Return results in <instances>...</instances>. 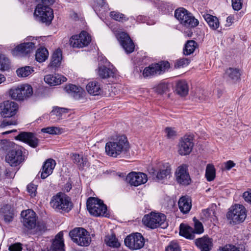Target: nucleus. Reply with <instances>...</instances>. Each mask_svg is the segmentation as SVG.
<instances>
[{
    "mask_svg": "<svg viewBox=\"0 0 251 251\" xmlns=\"http://www.w3.org/2000/svg\"><path fill=\"white\" fill-rule=\"evenodd\" d=\"M0 144L1 150L6 153L5 161L11 166L16 167L24 161L23 147L8 140H1Z\"/></svg>",
    "mask_w": 251,
    "mask_h": 251,
    "instance_id": "obj_1",
    "label": "nucleus"
},
{
    "mask_svg": "<svg viewBox=\"0 0 251 251\" xmlns=\"http://www.w3.org/2000/svg\"><path fill=\"white\" fill-rule=\"evenodd\" d=\"M175 17L182 25L184 35L191 37L193 29L199 25V21L183 7H179L175 10Z\"/></svg>",
    "mask_w": 251,
    "mask_h": 251,
    "instance_id": "obj_2",
    "label": "nucleus"
},
{
    "mask_svg": "<svg viewBox=\"0 0 251 251\" xmlns=\"http://www.w3.org/2000/svg\"><path fill=\"white\" fill-rule=\"evenodd\" d=\"M129 148L127 137L124 135H119L106 143L105 153L110 157H117L118 155L126 153Z\"/></svg>",
    "mask_w": 251,
    "mask_h": 251,
    "instance_id": "obj_3",
    "label": "nucleus"
},
{
    "mask_svg": "<svg viewBox=\"0 0 251 251\" xmlns=\"http://www.w3.org/2000/svg\"><path fill=\"white\" fill-rule=\"evenodd\" d=\"M143 224L151 229H155L158 227L166 228L168 226L165 214L159 212H151L145 215L143 219Z\"/></svg>",
    "mask_w": 251,
    "mask_h": 251,
    "instance_id": "obj_4",
    "label": "nucleus"
},
{
    "mask_svg": "<svg viewBox=\"0 0 251 251\" xmlns=\"http://www.w3.org/2000/svg\"><path fill=\"white\" fill-rule=\"evenodd\" d=\"M87 208L91 215L96 217H108L107 208L102 201L95 197H90L86 202Z\"/></svg>",
    "mask_w": 251,
    "mask_h": 251,
    "instance_id": "obj_5",
    "label": "nucleus"
},
{
    "mask_svg": "<svg viewBox=\"0 0 251 251\" xmlns=\"http://www.w3.org/2000/svg\"><path fill=\"white\" fill-rule=\"evenodd\" d=\"M50 205L55 210H62L68 212L73 207L71 199L66 195L58 193L54 196L50 201Z\"/></svg>",
    "mask_w": 251,
    "mask_h": 251,
    "instance_id": "obj_6",
    "label": "nucleus"
},
{
    "mask_svg": "<svg viewBox=\"0 0 251 251\" xmlns=\"http://www.w3.org/2000/svg\"><path fill=\"white\" fill-rule=\"evenodd\" d=\"M69 236L74 242L80 246H88L91 239L88 232L83 228L76 227L69 232Z\"/></svg>",
    "mask_w": 251,
    "mask_h": 251,
    "instance_id": "obj_7",
    "label": "nucleus"
},
{
    "mask_svg": "<svg viewBox=\"0 0 251 251\" xmlns=\"http://www.w3.org/2000/svg\"><path fill=\"white\" fill-rule=\"evenodd\" d=\"M34 15L40 22L46 23L47 25H49L53 18V10L50 6L42 4H37Z\"/></svg>",
    "mask_w": 251,
    "mask_h": 251,
    "instance_id": "obj_8",
    "label": "nucleus"
},
{
    "mask_svg": "<svg viewBox=\"0 0 251 251\" xmlns=\"http://www.w3.org/2000/svg\"><path fill=\"white\" fill-rule=\"evenodd\" d=\"M171 69L170 64H151L143 70L142 75L144 78H151L169 71Z\"/></svg>",
    "mask_w": 251,
    "mask_h": 251,
    "instance_id": "obj_9",
    "label": "nucleus"
},
{
    "mask_svg": "<svg viewBox=\"0 0 251 251\" xmlns=\"http://www.w3.org/2000/svg\"><path fill=\"white\" fill-rule=\"evenodd\" d=\"M91 41V37L86 31H82L79 34L74 35L70 39V44L73 48H82L88 46Z\"/></svg>",
    "mask_w": 251,
    "mask_h": 251,
    "instance_id": "obj_10",
    "label": "nucleus"
},
{
    "mask_svg": "<svg viewBox=\"0 0 251 251\" xmlns=\"http://www.w3.org/2000/svg\"><path fill=\"white\" fill-rule=\"evenodd\" d=\"M124 242L125 245L130 250H137L144 247L145 238L140 233L136 232L128 235Z\"/></svg>",
    "mask_w": 251,
    "mask_h": 251,
    "instance_id": "obj_11",
    "label": "nucleus"
},
{
    "mask_svg": "<svg viewBox=\"0 0 251 251\" xmlns=\"http://www.w3.org/2000/svg\"><path fill=\"white\" fill-rule=\"evenodd\" d=\"M151 172L155 176L156 180L159 182L164 180L171 174V168L168 163L159 162L156 166V170L152 169Z\"/></svg>",
    "mask_w": 251,
    "mask_h": 251,
    "instance_id": "obj_12",
    "label": "nucleus"
},
{
    "mask_svg": "<svg viewBox=\"0 0 251 251\" xmlns=\"http://www.w3.org/2000/svg\"><path fill=\"white\" fill-rule=\"evenodd\" d=\"M193 140V137L190 135H185L181 138L178 145L179 154L181 155L189 154L194 146Z\"/></svg>",
    "mask_w": 251,
    "mask_h": 251,
    "instance_id": "obj_13",
    "label": "nucleus"
},
{
    "mask_svg": "<svg viewBox=\"0 0 251 251\" xmlns=\"http://www.w3.org/2000/svg\"><path fill=\"white\" fill-rule=\"evenodd\" d=\"M35 48L33 42H24L15 47L11 50V53L15 57H24L29 54Z\"/></svg>",
    "mask_w": 251,
    "mask_h": 251,
    "instance_id": "obj_14",
    "label": "nucleus"
},
{
    "mask_svg": "<svg viewBox=\"0 0 251 251\" xmlns=\"http://www.w3.org/2000/svg\"><path fill=\"white\" fill-rule=\"evenodd\" d=\"M15 139L25 143L33 148H36L39 145V140L35 133L31 132H20L15 137Z\"/></svg>",
    "mask_w": 251,
    "mask_h": 251,
    "instance_id": "obj_15",
    "label": "nucleus"
},
{
    "mask_svg": "<svg viewBox=\"0 0 251 251\" xmlns=\"http://www.w3.org/2000/svg\"><path fill=\"white\" fill-rule=\"evenodd\" d=\"M0 115L4 118H10L14 116L18 111L17 103L11 100H5L1 103Z\"/></svg>",
    "mask_w": 251,
    "mask_h": 251,
    "instance_id": "obj_16",
    "label": "nucleus"
},
{
    "mask_svg": "<svg viewBox=\"0 0 251 251\" xmlns=\"http://www.w3.org/2000/svg\"><path fill=\"white\" fill-rule=\"evenodd\" d=\"M117 38L127 53H130L134 51V44L127 33L122 32L117 35Z\"/></svg>",
    "mask_w": 251,
    "mask_h": 251,
    "instance_id": "obj_17",
    "label": "nucleus"
},
{
    "mask_svg": "<svg viewBox=\"0 0 251 251\" xmlns=\"http://www.w3.org/2000/svg\"><path fill=\"white\" fill-rule=\"evenodd\" d=\"M21 215L23 217L22 222L25 227L31 229L36 227V214L33 210L27 209L23 211Z\"/></svg>",
    "mask_w": 251,
    "mask_h": 251,
    "instance_id": "obj_18",
    "label": "nucleus"
},
{
    "mask_svg": "<svg viewBox=\"0 0 251 251\" xmlns=\"http://www.w3.org/2000/svg\"><path fill=\"white\" fill-rule=\"evenodd\" d=\"M176 180L177 182L183 185H188L191 182V179L186 165L178 167L176 172Z\"/></svg>",
    "mask_w": 251,
    "mask_h": 251,
    "instance_id": "obj_19",
    "label": "nucleus"
},
{
    "mask_svg": "<svg viewBox=\"0 0 251 251\" xmlns=\"http://www.w3.org/2000/svg\"><path fill=\"white\" fill-rule=\"evenodd\" d=\"M126 180L131 185L138 186L145 183L148 178L147 175L143 173L132 172L128 174Z\"/></svg>",
    "mask_w": 251,
    "mask_h": 251,
    "instance_id": "obj_20",
    "label": "nucleus"
},
{
    "mask_svg": "<svg viewBox=\"0 0 251 251\" xmlns=\"http://www.w3.org/2000/svg\"><path fill=\"white\" fill-rule=\"evenodd\" d=\"M195 243L201 251H210L213 247V240L207 236L196 239Z\"/></svg>",
    "mask_w": 251,
    "mask_h": 251,
    "instance_id": "obj_21",
    "label": "nucleus"
},
{
    "mask_svg": "<svg viewBox=\"0 0 251 251\" xmlns=\"http://www.w3.org/2000/svg\"><path fill=\"white\" fill-rule=\"evenodd\" d=\"M63 233L59 232L55 237L50 249L42 250L41 251H65L63 240Z\"/></svg>",
    "mask_w": 251,
    "mask_h": 251,
    "instance_id": "obj_22",
    "label": "nucleus"
},
{
    "mask_svg": "<svg viewBox=\"0 0 251 251\" xmlns=\"http://www.w3.org/2000/svg\"><path fill=\"white\" fill-rule=\"evenodd\" d=\"M56 163L52 159H48L44 163L42 166V170L41 173V177L42 179L47 178L53 172Z\"/></svg>",
    "mask_w": 251,
    "mask_h": 251,
    "instance_id": "obj_23",
    "label": "nucleus"
},
{
    "mask_svg": "<svg viewBox=\"0 0 251 251\" xmlns=\"http://www.w3.org/2000/svg\"><path fill=\"white\" fill-rule=\"evenodd\" d=\"M65 90L68 94L76 100H79L82 97L84 90L80 87L73 84H69L65 87Z\"/></svg>",
    "mask_w": 251,
    "mask_h": 251,
    "instance_id": "obj_24",
    "label": "nucleus"
},
{
    "mask_svg": "<svg viewBox=\"0 0 251 251\" xmlns=\"http://www.w3.org/2000/svg\"><path fill=\"white\" fill-rule=\"evenodd\" d=\"M65 90L68 94L76 100H79L82 97L84 90L80 87L73 84H69L65 87Z\"/></svg>",
    "mask_w": 251,
    "mask_h": 251,
    "instance_id": "obj_25",
    "label": "nucleus"
},
{
    "mask_svg": "<svg viewBox=\"0 0 251 251\" xmlns=\"http://www.w3.org/2000/svg\"><path fill=\"white\" fill-rule=\"evenodd\" d=\"M67 80V78L59 75H48L45 76V82L50 86H55L61 84Z\"/></svg>",
    "mask_w": 251,
    "mask_h": 251,
    "instance_id": "obj_26",
    "label": "nucleus"
},
{
    "mask_svg": "<svg viewBox=\"0 0 251 251\" xmlns=\"http://www.w3.org/2000/svg\"><path fill=\"white\" fill-rule=\"evenodd\" d=\"M86 90L89 94L93 96H99L102 93L100 83L96 80L89 82L86 86Z\"/></svg>",
    "mask_w": 251,
    "mask_h": 251,
    "instance_id": "obj_27",
    "label": "nucleus"
},
{
    "mask_svg": "<svg viewBox=\"0 0 251 251\" xmlns=\"http://www.w3.org/2000/svg\"><path fill=\"white\" fill-rule=\"evenodd\" d=\"M180 211L183 214H186L189 212L191 207V200L187 196L181 197L178 202Z\"/></svg>",
    "mask_w": 251,
    "mask_h": 251,
    "instance_id": "obj_28",
    "label": "nucleus"
},
{
    "mask_svg": "<svg viewBox=\"0 0 251 251\" xmlns=\"http://www.w3.org/2000/svg\"><path fill=\"white\" fill-rule=\"evenodd\" d=\"M175 92L180 96L185 97L188 94L189 86L185 80H179L176 84Z\"/></svg>",
    "mask_w": 251,
    "mask_h": 251,
    "instance_id": "obj_29",
    "label": "nucleus"
},
{
    "mask_svg": "<svg viewBox=\"0 0 251 251\" xmlns=\"http://www.w3.org/2000/svg\"><path fill=\"white\" fill-rule=\"evenodd\" d=\"M115 68H107L104 65H101L99 67L98 75L102 79H106L110 77H114L115 75Z\"/></svg>",
    "mask_w": 251,
    "mask_h": 251,
    "instance_id": "obj_30",
    "label": "nucleus"
},
{
    "mask_svg": "<svg viewBox=\"0 0 251 251\" xmlns=\"http://www.w3.org/2000/svg\"><path fill=\"white\" fill-rule=\"evenodd\" d=\"M179 234L188 239H193L195 238L194 228L184 224H181L179 226Z\"/></svg>",
    "mask_w": 251,
    "mask_h": 251,
    "instance_id": "obj_31",
    "label": "nucleus"
},
{
    "mask_svg": "<svg viewBox=\"0 0 251 251\" xmlns=\"http://www.w3.org/2000/svg\"><path fill=\"white\" fill-rule=\"evenodd\" d=\"M203 17L211 29L216 30L219 27L220 23L217 17L208 13H204Z\"/></svg>",
    "mask_w": 251,
    "mask_h": 251,
    "instance_id": "obj_32",
    "label": "nucleus"
},
{
    "mask_svg": "<svg viewBox=\"0 0 251 251\" xmlns=\"http://www.w3.org/2000/svg\"><path fill=\"white\" fill-rule=\"evenodd\" d=\"M73 162L75 163L79 170H83L84 167L87 166V159L79 154L73 153L71 154Z\"/></svg>",
    "mask_w": 251,
    "mask_h": 251,
    "instance_id": "obj_33",
    "label": "nucleus"
},
{
    "mask_svg": "<svg viewBox=\"0 0 251 251\" xmlns=\"http://www.w3.org/2000/svg\"><path fill=\"white\" fill-rule=\"evenodd\" d=\"M136 59L139 63H150L154 62L157 63L156 59H154L151 57H149L146 52H138L136 56ZM157 63H169L167 60H160L158 61Z\"/></svg>",
    "mask_w": 251,
    "mask_h": 251,
    "instance_id": "obj_34",
    "label": "nucleus"
},
{
    "mask_svg": "<svg viewBox=\"0 0 251 251\" xmlns=\"http://www.w3.org/2000/svg\"><path fill=\"white\" fill-rule=\"evenodd\" d=\"M35 56V59L37 62L43 63L48 58V50L45 47H40L36 50Z\"/></svg>",
    "mask_w": 251,
    "mask_h": 251,
    "instance_id": "obj_35",
    "label": "nucleus"
},
{
    "mask_svg": "<svg viewBox=\"0 0 251 251\" xmlns=\"http://www.w3.org/2000/svg\"><path fill=\"white\" fill-rule=\"evenodd\" d=\"M246 208L242 204H236V222H243L247 217Z\"/></svg>",
    "mask_w": 251,
    "mask_h": 251,
    "instance_id": "obj_36",
    "label": "nucleus"
},
{
    "mask_svg": "<svg viewBox=\"0 0 251 251\" xmlns=\"http://www.w3.org/2000/svg\"><path fill=\"white\" fill-rule=\"evenodd\" d=\"M1 210L3 213L4 220L6 223H10L12 221L14 216V210L10 205H5L2 208Z\"/></svg>",
    "mask_w": 251,
    "mask_h": 251,
    "instance_id": "obj_37",
    "label": "nucleus"
},
{
    "mask_svg": "<svg viewBox=\"0 0 251 251\" xmlns=\"http://www.w3.org/2000/svg\"><path fill=\"white\" fill-rule=\"evenodd\" d=\"M198 47L197 43L193 40H188L185 44L183 48V53L185 55H190L193 53Z\"/></svg>",
    "mask_w": 251,
    "mask_h": 251,
    "instance_id": "obj_38",
    "label": "nucleus"
},
{
    "mask_svg": "<svg viewBox=\"0 0 251 251\" xmlns=\"http://www.w3.org/2000/svg\"><path fill=\"white\" fill-rule=\"evenodd\" d=\"M20 89V85L11 88L9 90V95L13 100L19 101L23 100V96Z\"/></svg>",
    "mask_w": 251,
    "mask_h": 251,
    "instance_id": "obj_39",
    "label": "nucleus"
},
{
    "mask_svg": "<svg viewBox=\"0 0 251 251\" xmlns=\"http://www.w3.org/2000/svg\"><path fill=\"white\" fill-rule=\"evenodd\" d=\"M34 71L33 67L26 66L18 68L16 70L17 75L19 77H25L28 76Z\"/></svg>",
    "mask_w": 251,
    "mask_h": 251,
    "instance_id": "obj_40",
    "label": "nucleus"
},
{
    "mask_svg": "<svg viewBox=\"0 0 251 251\" xmlns=\"http://www.w3.org/2000/svg\"><path fill=\"white\" fill-rule=\"evenodd\" d=\"M107 5L106 0H92V7L97 13Z\"/></svg>",
    "mask_w": 251,
    "mask_h": 251,
    "instance_id": "obj_41",
    "label": "nucleus"
},
{
    "mask_svg": "<svg viewBox=\"0 0 251 251\" xmlns=\"http://www.w3.org/2000/svg\"><path fill=\"white\" fill-rule=\"evenodd\" d=\"M20 89L22 90L21 91L22 96H23V100L27 98H29L33 95V89L30 85H20Z\"/></svg>",
    "mask_w": 251,
    "mask_h": 251,
    "instance_id": "obj_42",
    "label": "nucleus"
},
{
    "mask_svg": "<svg viewBox=\"0 0 251 251\" xmlns=\"http://www.w3.org/2000/svg\"><path fill=\"white\" fill-rule=\"evenodd\" d=\"M109 15L111 19L119 22L124 23L129 20L125 14L118 11H111Z\"/></svg>",
    "mask_w": 251,
    "mask_h": 251,
    "instance_id": "obj_43",
    "label": "nucleus"
},
{
    "mask_svg": "<svg viewBox=\"0 0 251 251\" xmlns=\"http://www.w3.org/2000/svg\"><path fill=\"white\" fill-rule=\"evenodd\" d=\"M104 241L109 247L117 248L120 246V244L114 234L106 236Z\"/></svg>",
    "mask_w": 251,
    "mask_h": 251,
    "instance_id": "obj_44",
    "label": "nucleus"
},
{
    "mask_svg": "<svg viewBox=\"0 0 251 251\" xmlns=\"http://www.w3.org/2000/svg\"><path fill=\"white\" fill-rule=\"evenodd\" d=\"M205 176L208 181H211L214 179L216 172L215 169L213 165L208 164L207 165Z\"/></svg>",
    "mask_w": 251,
    "mask_h": 251,
    "instance_id": "obj_45",
    "label": "nucleus"
},
{
    "mask_svg": "<svg viewBox=\"0 0 251 251\" xmlns=\"http://www.w3.org/2000/svg\"><path fill=\"white\" fill-rule=\"evenodd\" d=\"M215 209L212 207H208L203 209L201 213V218L203 221L208 220L212 216H215Z\"/></svg>",
    "mask_w": 251,
    "mask_h": 251,
    "instance_id": "obj_46",
    "label": "nucleus"
},
{
    "mask_svg": "<svg viewBox=\"0 0 251 251\" xmlns=\"http://www.w3.org/2000/svg\"><path fill=\"white\" fill-rule=\"evenodd\" d=\"M62 60V51L59 48L55 50L51 55L50 63H61Z\"/></svg>",
    "mask_w": 251,
    "mask_h": 251,
    "instance_id": "obj_47",
    "label": "nucleus"
},
{
    "mask_svg": "<svg viewBox=\"0 0 251 251\" xmlns=\"http://www.w3.org/2000/svg\"><path fill=\"white\" fill-rule=\"evenodd\" d=\"M235 204H233L228 210L226 214V218L231 225H234L235 222L234 221V218L235 216Z\"/></svg>",
    "mask_w": 251,
    "mask_h": 251,
    "instance_id": "obj_48",
    "label": "nucleus"
},
{
    "mask_svg": "<svg viewBox=\"0 0 251 251\" xmlns=\"http://www.w3.org/2000/svg\"><path fill=\"white\" fill-rule=\"evenodd\" d=\"M194 223V232L195 234H201L203 232L204 229L202 223L200 222L196 217L193 218Z\"/></svg>",
    "mask_w": 251,
    "mask_h": 251,
    "instance_id": "obj_49",
    "label": "nucleus"
},
{
    "mask_svg": "<svg viewBox=\"0 0 251 251\" xmlns=\"http://www.w3.org/2000/svg\"><path fill=\"white\" fill-rule=\"evenodd\" d=\"M68 111L69 109L67 108L55 106L53 107L52 110L50 112V114L60 117L62 116L63 113H68Z\"/></svg>",
    "mask_w": 251,
    "mask_h": 251,
    "instance_id": "obj_50",
    "label": "nucleus"
},
{
    "mask_svg": "<svg viewBox=\"0 0 251 251\" xmlns=\"http://www.w3.org/2000/svg\"><path fill=\"white\" fill-rule=\"evenodd\" d=\"M224 77L228 81H233L235 77V70L229 68L226 71Z\"/></svg>",
    "mask_w": 251,
    "mask_h": 251,
    "instance_id": "obj_51",
    "label": "nucleus"
},
{
    "mask_svg": "<svg viewBox=\"0 0 251 251\" xmlns=\"http://www.w3.org/2000/svg\"><path fill=\"white\" fill-rule=\"evenodd\" d=\"M169 89V84L165 82H160L156 87V91L159 94L167 92Z\"/></svg>",
    "mask_w": 251,
    "mask_h": 251,
    "instance_id": "obj_52",
    "label": "nucleus"
},
{
    "mask_svg": "<svg viewBox=\"0 0 251 251\" xmlns=\"http://www.w3.org/2000/svg\"><path fill=\"white\" fill-rule=\"evenodd\" d=\"M41 131L50 134H56L59 132V129L56 127L50 126L42 128Z\"/></svg>",
    "mask_w": 251,
    "mask_h": 251,
    "instance_id": "obj_53",
    "label": "nucleus"
},
{
    "mask_svg": "<svg viewBox=\"0 0 251 251\" xmlns=\"http://www.w3.org/2000/svg\"><path fill=\"white\" fill-rule=\"evenodd\" d=\"M165 251H181V249L177 243L172 241L166 248Z\"/></svg>",
    "mask_w": 251,
    "mask_h": 251,
    "instance_id": "obj_54",
    "label": "nucleus"
},
{
    "mask_svg": "<svg viewBox=\"0 0 251 251\" xmlns=\"http://www.w3.org/2000/svg\"><path fill=\"white\" fill-rule=\"evenodd\" d=\"M18 122L17 120L15 119H11V120H3L1 124L0 125V127L1 128L5 127L11 125H17Z\"/></svg>",
    "mask_w": 251,
    "mask_h": 251,
    "instance_id": "obj_55",
    "label": "nucleus"
},
{
    "mask_svg": "<svg viewBox=\"0 0 251 251\" xmlns=\"http://www.w3.org/2000/svg\"><path fill=\"white\" fill-rule=\"evenodd\" d=\"M36 190L37 186L33 183H30L27 186V191L32 197L36 196Z\"/></svg>",
    "mask_w": 251,
    "mask_h": 251,
    "instance_id": "obj_56",
    "label": "nucleus"
},
{
    "mask_svg": "<svg viewBox=\"0 0 251 251\" xmlns=\"http://www.w3.org/2000/svg\"><path fill=\"white\" fill-rule=\"evenodd\" d=\"M22 244L20 243L12 244L8 248L9 251H22Z\"/></svg>",
    "mask_w": 251,
    "mask_h": 251,
    "instance_id": "obj_57",
    "label": "nucleus"
},
{
    "mask_svg": "<svg viewBox=\"0 0 251 251\" xmlns=\"http://www.w3.org/2000/svg\"><path fill=\"white\" fill-rule=\"evenodd\" d=\"M165 132L168 138H172L176 136V132L174 130V128L172 127H166L165 129Z\"/></svg>",
    "mask_w": 251,
    "mask_h": 251,
    "instance_id": "obj_58",
    "label": "nucleus"
},
{
    "mask_svg": "<svg viewBox=\"0 0 251 251\" xmlns=\"http://www.w3.org/2000/svg\"><path fill=\"white\" fill-rule=\"evenodd\" d=\"M47 230L45 224L43 223H38L36 226V231L40 233H42Z\"/></svg>",
    "mask_w": 251,
    "mask_h": 251,
    "instance_id": "obj_59",
    "label": "nucleus"
},
{
    "mask_svg": "<svg viewBox=\"0 0 251 251\" xmlns=\"http://www.w3.org/2000/svg\"><path fill=\"white\" fill-rule=\"evenodd\" d=\"M243 197L246 201L251 204V189L249 191L245 192L243 194Z\"/></svg>",
    "mask_w": 251,
    "mask_h": 251,
    "instance_id": "obj_60",
    "label": "nucleus"
},
{
    "mask_svg": "<svg viewBox=\"0 0 251 251\" xmlns=\"http://www.w3.org/2000/svg\"><path fill=\"white\" fill-rule=\"evenodd\" d=\"M223 251H235V246L231 244L226 245L222 248Z\"/></svg>",
    "mask_w": 251,
    "mask_h": 251,
    "instance_id": "obj_61",
    "label": "nucleus"
},
{
    "mask_svg": "<svg viewBox=\"0 0 251 251\" xmlns=\"http://www.w3.org/2000/svg\"><path fill=\"white\" fill-rule=\"evenodd\" d=\"M225 168L227 170H229L235 166V163L233 161L228 160L225 163Z\"/></svg>",
    "mask_w": 251,
    "mask_h": 251,
    "instance_id": "obj_62",
    "label": "nucleus"
},
{
    "mask_svg": "<svg viewBox=\"0 0 251 251\" xmlns=\"http://www.w3.org/2000/svg\"><path fill=\"white\" fill-rule=\"evenodd\" d=\"M60 64H49L48 68L50 70L51 72H55L56 70L60 67Z\"/></svg>",
    "mask_w": 251,
    "mask_h": 251,
    "instance_id": "obj_63",
    "label": "nucleus"
},
{
    "mask_svg": "<svg viewBox=\"0 0 251 251\" xmlns=\"http://www.w3.org/2000/svg\"><path fill=\"white\" fill-rule=\"evenodd\" d=\"M10 66L9 64H0V71L1 72L9 71Z\"/></svg>",
    "mask_w": 251,
    "mask_h": 251,
    "instance_id": "obj_64",
    "label": "nucleus"
}]
</instances>
